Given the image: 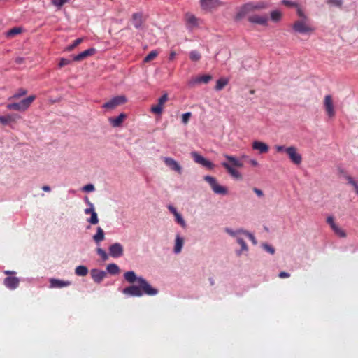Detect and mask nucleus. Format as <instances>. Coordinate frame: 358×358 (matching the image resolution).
<instances>
[{
  "label": "nucleus",
  "instance_id": "41",
  "mask_svg": "<svg viewBox=\"0 0 358 358\" xmlns=\"http://www.w3.org/2000/svg\"><path fill=\"white\" fill-rule=\"evenodd\" d=\"M87 222H89L91 224H96L99 223V217L96 212H94V213L91 214L90 217L87 219Z\"/></svg>",
  "mask_w": 358,
  "mask_h": 358
},
{
  "label": "nucleus",
  "instance_id": "32",
  "mask_svg": "<svg viewBox=\"0 0 358 358\" xmlns=\"http://www.w3.org/2000/svg\"><path fill=\"white\" fill-rule=\"evenodd\" d=\"M229 83V80L225 78H219L217 82L216 85L215 86V90L216 91H220L222 90Z\"/></svg>",
  "mask_w": 358,
  "mask_h": 358
},
{
  "label": "nucleus",
  "instance_id": "58",
  "mask_svg": "<svg viewBox=\"0 0 358 358\" xmlns=\"http://www.w3.org/2000/svg\"><path fill=\"white\" fill-rule=\"evenodd\" d=\"M289 276H290V274L286 271H281L278 274V277L280 278H289Z\"/></svg>",
  "mask_w": 358,
  "mask_h": 358
},
{
  "label": "nucleus",
  "instance_id": "46",
  "mask_svg": "<svg viewBox=\"0 0 358 358\" xmlns=\"http://www.w3.org/2000/svg\"><path fill=\"white\" fill-rule=\"evenodd\" d=\"M95 189L94 185L93 184L89 183L82 187V191L85 192H92Z\"/></svg>",
  "mask_w": 358,
  "mask_h": 358
},
{
  "label": "nucleus",
  "instance_id": "3",
  "mask_svg": "<svg viewBox=\"0 0 358 358\" xmlns=\"http://www.w3.org/2000/svg\"><path fill=\"white\" fill-rule=\"evenodd\" d=\"M36 99V95H31L21 100L20 102L8 103L6 108L8 110L24 112L30 107L31 104Z\"/></svg>",
  "mask_w": 358,
  "mask_h": 358
},
{
  "label": "nucleus",
  "instance_id": "19",
  "mask_svg": "<svg viewBox=\"0 0 358 358\" xmlns=\"http://www.w3.org/2000/svg\"><path fill=\"white\" fill-rule=\"evenodd\" d=\"M248 20L252 24H257L262 26L267 25L268 18L266 15L260 16L258 15H253L248 18Z\"/></svg>",
  "mask_w": 358,
  "mask_h": 358
},
{
  "label": "nucleus",
  "instance_id": "20",
  "mask_svg": "<svg viewBox=\"0 0 358 358\" xmlns=\"http://www.w3.org/2000/svg\"><path fill=\"white\" fill-rule=\"evenodd\" d=\"M127 115L124 113H121L117 117H110L108 122L113 127H120Z\"/></svg>",
  "mask_w": 358,
  "mask_h": 358
},
{
  "label": "nucleus",
  "instance_id": "57",
  "mask_svg": "<svg viewBox=\"0 0 358 358\" xmlns=\"http://www.w3.org/2000/svg\"><path fill=\"white\" fill-rule=\"evenodd\" d=\"M253 192L259 196V197H262L264 196V193L262 192V190H261L260 189H258L257 187H254L253 188Z\"/></svg>",
  "mask_w": 358,
  "mask_h": 358
},
{
  "label": "nucleus",
  "instance_id": "8",
  "mask_svg": "<svg viewBox=\"0 0 358 358\" xmlns=\"http://www.w3.org/2000/svg\"><path fill=\"white\" fill-rule=\"evenodd\" d=\"M287 156L290 161L295 165H299L302 162V156L298 152L297 148L294 146L287 148Z\"/></svg>",
  "mask_w": 358,
  "mask_h": 358
},
{
  "label": "nucleus",
  "instance_id": "61",
  "mask_svg": "<svg viewBox=\"0 0 358 358\" xmlns=\"http://www.w3.org/2000/svg\"><path fill=\"white\" fill-rule=\"evenodd\" d=\"M84 201L89 207H90V206H94V204L89 200L87 196H85Z\"/></svg>",
  "mask_w": 358,
  "mask_h": 358
},
{
  "label": "nucleus",
  "instance_id": "60",
  "mask_svg": "<svg viewBox=\"0 0 358 358\" xmlns=\"http://www.w3.org/2000/svg\"><path fill=\"white\" fill-rule=\"evenodd\" d=\"M176 53L175 51H171L169 57V59L170 61L173 60L176 57Z\"/></svg>",
  "mask_w": 358,
  "mask_h": 358
},
{
  "label": "nucleus",
  "instance_id": "51",
  "mask_svg": "<svg viewBox=\"0 0 358 358\" xmlns=\"http://www.w3.org/2000/svg\"><path fill=\"white\" fill-rule=\"evenodd\" d=\"M345 178L348 180V183L350 184L354 188L357 185V182L353 179V178L350 176H345Z\"/></svg>",
  "mask_w": 358,
  "mask_h": 358
},
{
  "label": "nucleus",
  "instance_id": "55",
  "mask_svg": "<svg viewBox=\"0 0 358 358\" xmlns=\"http://www.w3.org/2000/svg\"><path fill=\"white\" fill-rule=\"evenodd\" d=\"M66 1L67 0H52V3L55 6L60 7L63 6Z\"/></svg>",
  "mask_w": 358,
  "mask_h": 358
},
{
  "label": "nucleus",
  "instance_id": "59",
  "mask_svg": "<svg viewBox=\"0 0 358 358\" xmlns=\"http://www.w3.org/2000/svg\"><path fill=\"white\" fill-rule=\"evenodd\" d=\"M4 274L5 275H7L8 276H13L14 275H15L17 273L14 271H10V270H6L3 271Z\"/></svg>",
  "mask_w": 358,
  "mask_h": 358
},
{
  "label": "nucleus",
  "instance_id": "43",
  "mask_svg": "<svg viewBox=\"0 0 358 358\" xmlns=\"http://www.w3.org/2000/svg\"><path fill=\"white\" fill-rule=\"evenodd\" d=\"M174 215H175L176 222L178 224H180L182 227H184L186 224H185V222L182 216L178 213H176V214Z\"/></svg>",
  "mask_w": 358,
  "mask_h": 358
},
{
  "label": "nucleus",
  "instance_id": "42",
  "mask_svg": "<svg viewBox=\"0 0 358 358\" xmlns=\"http://www.w3.org/2000/svg\"><path fill=\"white\" fill-rule=\"evenodd\" d=\"M262 247L265 251H266L267 252H268L271 255H273L275 252V248L271 245H269L268 243H262Z\"/></svg>",
  "mask_w": 358,
  "mask_h": 358
},
{
  "label": "nucleus",
  "instance_id": "23",
  "mask_svg": "<svg viewBox=\"0 0 358 358\" xmlns=\"http://www.w3.org/2000/svg\"><path fill=\"white\" fill-rule=\"evenodd\" d=\"M252 147L254 150H259L260 153H266L269 150V147L266 143L259 141H255L252 143Z\"/></svg>",
  "mask_w": 358,
  "mask_h": 358
},
{
  "label": "nucleus",
  "instance_id": "33",
  "mask_svg": "<svg viewBox=\"0 0 358 358\" xmlns=\"http://www.w3.org/2000/svg\"><path fill=\"white\" fill-rule=\"evenodd\" d=\"M187 22L190 28L198 27V19L193 15H187Z\"/></svg>",
  "mask_w": 358,
  "mask_h": 358
},
{
  "label": "nucleus",
  "instance_id": "48",
  "mask_svg": "<svg viewBox=\"0 0 358 358\" xmlns=\"http://www.w3.org/2000/svg\"><path fill=\"white\" fill-rule=\"evenodd\" d=\"M333 230L340 237L344 238L346 236V233L338 226H336Z\"/></svg>",
  "mask_w": 358,
  "mask_h": 358
},
{
  "label": "nucleus",
  "instance_id": "63",
  "mask_svg": "<svg viewBox=\"0 0 358 358\" xmlns=\"http://www.w3.org/2000/svg\"><path fill=\"white\" fill-rule=\"evenodd\" d=\"M250 163L253 166H257L258 165V162L256 159H250Z\"/></svg>",
  "mask_w": 358,
  "mask_h": 358
},
{
  "label": "nucleus",
  "instance_id": "6",
  "mask_svg": "<svg viewBox=\"0 0 358 358\" xmlns=\"http://www.w3.org/2000/svg\"><path fill=\"white\" fill-rule=\"evenodd\" d=\"M127 101V99L124 95L116 96L113 97L110 100L106 102L102 107L106 109H114L117 106L123 105Z\"/></svg>",
  "mask_w": 358,
  "mask_h": 358
},
{
  "label": "nucleus",
  "instance_id": "13",
  "mask_svg": "<svg viewBox=\"0 0 358 358\" xmlns=\"http://www.w3.org/2000/svg\"><path fill=\"white\" fill-rule=\"evenodd\" d=\"M4 286L10 290H14L19 287L20 279L15 276H8L3 280Z\"/></svg>",
  "mask_w": 358,
  "mask_h": 358
},
{
  "label": "nucleus",
  "instance_id": "4",
  "mask_svg": "<svg viewBox=\"0 0 358 358\" xmlns=\"http://www.w3.org/2000/svg\"><path fill=\"white\" fill-rule=\"evenodd\" d=\"M306 20H296L292 24V31L301 34H309L315 31V28L306 23Z\"/></svg>",
  "mask_w": 358,
  "mask_h": 358
},
{
  "label": "nucleus",
  "instance_id": "36",
  "mask_svg": "<svg viewBox=\"0 0 358 358\" xmlns=\"http://www.w3.org/2000/svg\"><path fill=\"white\" fill-rule=\"evenodd\" d=\"M238 231L241 232L242 234H244L245 236H246L252 241L253 245L257 244V241L256 238L255 237V236L252 234H251L250 232H249L248 231H246L244 229H238Z\"/></svg>",
  "mask_w": 358,
  "mask_h": 358
},
{
  "label": "nucleus",
  "instance_id": "64",
  "mask_svg": "<svg viewBox=\"0 0 358 358\" xmlns=\"http://www.w3.org/2000/svg\"><path fill=\"white\" fill-rule=\"evenodd\" d=\"M169 208L170 211L171 213H173L174 215L176 214V213H178V211L173 206H170Z\"/></svg>",
  "mask_w": 358,
  "mask_h": 358
},
{
  "label": "nucleus",
  "instance_id": "34",
  "mask_svg": "<svg viewBox=\"0 0 358 358\" xmlns=\"http://www.w3.org/2000/svg\"><path fill=\"white\" fill-rule=\"evenodd\" d=\"M282 17V13L278 10H275L271 12V20L273 22H278L281 20Z\"/></svg>",
  "mask_w": 358,
  "mask_h": 358
},
{
  "label": "nucleus",
  "instance_id": "9",
  "mask_svg": "<svg viewBox=\"0 0 358 358\" xmlns=\"http://www.w3.org/2000/svg\"><path fill=\"white\" fill-rule=\"evenodd\" d=\"M109 255L113 258H119L124 255V248L120 243L111 244L108 248Z\"/></svg>",
  "mask_w": 358,
  "mask_h": 358
},
{
  "label": "nucleus",
  "instance_id": "31",
  "mask_svg": "<svg viewBox=\"0 0 358 358\" xmlns=\"http://www.w3.org/2000/svg\"><path fill=\"white\" fill-rule=\"evenodd\" d=\"M252 11L266 8L268 4L264 1L250 2Z\"/></svg>",
  "mask_w": 358,
  "mask_h": 358
},
{
  "label": "nucleus",
  "instance_id": "56",
  "mask_svg": "<svg viewBox=\"0 0 358 358\" xmlns=\"http://www.w3.org/2000/svg\"><path fill=\"white\" fill-rule=\"evenodd\" d=\"M225 231L231 236H236L237 234H241V232H238V230L234 231L229 228H226Z\"/></svg>",
  "mask_w": 358,
  "mask_h": 358
},
{
  "label": "nucleus",
  "instance_id": "30",
  "mask_svg": "<svg viewBox=\"0 0 358 358\" xmlns=\"http://www.w3.org/2000/svg\"><path fill=\"white\" fill-rule=\"evenodd\" d=\"M89 270L86 266L80 265L75 269V274L78 276L84 277L88 274Z\"/></svg>",
  "mask_w": 358,
  "mask_h": 358
},
{
  "label": "nucleus",
  "instance_id": "5",
  "mask_svg": "<svg viewBox=\"0 0 358 358\" xmlns=\"http://www.w3.org/2000/svg\"><path fill=\"white\" fill-rule=\"evenodd\" d=\"M204 180L210 185L211 189L215 194L220 195H225L227 194V188L219 185L214 177L211 176H206L204 177Z\"/></svg>",
  "mask_w": 358,
  "mask_h": 358
},
{
  "label": "nucleus",
  "instance_id": "50",
  "mask_svg": "<svg viewBox=\"0 0 358 358\" xmlns=\"http://www.w3.org/2000/svg\"><path fill=\"white\" fill-rule=\"evenodd\" d=\"M71 63V61L66 58H61L59 60V62L58 64V66L59 68H62L64 66H66Z\"/></svg>",
  "mask_w": 358,
  "mask_h": 358
},
{
  "label": "nucleus",
  "instance_id": "39",
  "mask_svg": "<svg viewBox=\"0 0 358 358\" xmlns=\"http://www.w3.org/2000/svg\"><path fill=\"white\" fill-rule=\"evenodd\" d=\"M83 39L82 38H79L73 41V43L68 45L66 48V50L69 52L72 51L76 47H77L79 44H80L83 42Z\"/></svg>",
  "mask_w": 358,
  "mask_h": 358
},
{
  "label": "nucleus",
  "instance_id": "16",
  "mask_svg": "<svg viewBox=\"0 0 358 358\" xmlns=\"http://www.w3.org/2000/svg\"><path fill=\"white\" fill-rule=\"evenodd\" d=\"M96 52V49L94 48H90L87 50L80 52L79 54L74 55L73 60L75 62H81L86 59L87 57L94 55Z\"/></svg>",
  "mask_w": 358,
  "mask_h": 358
},
{
  "label": "nucleus",
  "instance_id": "24",
  "mask_svg": "<svg viewBox=\"0 0 358 358\" xmlns=\"http://www.w3.org/2000/svg\"><path fill=\"white\" fill-rule=\"evenodd\" d=\"M224 157L229 161L230 165L232 166L238 168H241L243 166V162H241L236 157L227 154L224 155Z\"/></svg>",
  "mask_w": 358,
  "mask_h": 358
},
{
  "label": "nucleus",
  "instance_id": "28",
  "mask_svg": "<svg viewBox=\"0 0 358 358\" xmlns=\"http://www.w3.org/2000/svg\"><path fill=\"white\" fill-rule=\"evenodd\" d=\"M120 271V267L115 263L109 264L106 266V273H108L110 275H115L119 274Z\"/></svg>",
  "mask_w": 358,
  "mask_h": 358
},
{
  "label": "nucleus",
  "instance_id": "1",
  "mask_svg": "<svg viewBox=\"0 0 358 358\" xmlns=\"http://www.w3.org/2000/svg\"><path fill=\"white\" fill-rule=\"evenodd\" d=\"M124 280L131 284L122 289V292L128 297H141L143 295L155 296L159 289L152 287L143 276H138L134 271L124 273Z\"/></svg>",
  "mask_w": 358,
  "mask_h": 358
},
{
  "label": "nucleus",
  "instance_id": "25",
  "mask_svg": "<svg viewBox=\"0 0 358 358\" xmlns=\"http://www.w3.org/2000/svg\"><path fill=\"white\" fill-rule=\"evenodd\" d=\"M184 244V238L181 237L179 234H177L175 239V245L173 248V252L176 254H178L181 252L182 246Z\"/></svg>",
  "mask_w": 358,
  "mask_h": 358
},
{
  "label": "nucleus",
  "instance_id": "49",
  "mask_svg": "<svg viewBox=\"0 0 358 358\" xmlns=\"http://www.w3.org/2000/svg\"><path fill=\"white\" fill-rule=\"evenodd\" d=\"M191 116H192V113L190 112H187L185 113H183L182 115V123L187 124L189 122V118L191 117Z\"/></svg>",
  "mask_w": 358,
  "mask_h": 358
},
{
  "label": "nucleus",
  "instance_id": "14",
  "mask_svg": "<svg viewBox=\"0 0 358 358\" xmlns=\"http://www.w3.org/2000/svg\"><path fill=\"white\" fill-rule=\"evenodd\" d=\"M167 100L168 94L165 93L158 99V103L157 105H153L151 107V112L157 115L162 114L163 110V105Z\"/></svg>",
  "mask_w": 358,
  "mask_h": 358
},
{
  "label": "nucleus",
  "instance_id": "53",
  "mask_svg": "<svg viewBox=\"0 0 358 358\" xmlns=\"http://www.w3.org/2000/svg\"><path fill=\"white\" fill-rule=\"evenodd\" d=\"M327 223L331 226V229H334V228H336V227L337 226L335 222H334V217H331V216H329L327 217Z\"/></svg>",
  "mask_w": 358,
  "mask_h": 358
},
{
  "label": "nucleus",
  "instance_id": "17",
  "mask_svg": "<svg viewBox=\"0 0 358 358\" xmlns=\"http://www.w3.org/2000/svg\"><path fill=\"white\" fill-rule=\"evenodd\" d=\"M221 165L227 171V172L235 179L241 180L242 175L241 173L234 169L229 162H222Z\"/></svg>",
  "mask_w": 358,
  "mask_h": 358
},
{
  "label": "nucleus",
  "instance_id": "7",
  "mask_svg": "<svg viewBox=\"0 0 358 358\" xmlns=\"http://www.w3.org/2000/svg\"><path fill=\"white\" fill-rule=\"evenodd\" d=\"M191 155L195 162L201 164L203 166L207 168L209 170L214 169L215 164L210 160L206 159L204 157L199 154L197 152H192Z\"/></svg>",
  "mask_w": 358,
  "mask_h": 358
},
{
  "label": "nucleus",
  "instance_id": "29",
  "mask_svg": "<svg viewBox=\"0 0 358 358\" xmlns=\"http://www.w3.org/2000/svg\"><path fill=\"white\" fill-rule=\"evenodd\" d=\"M236 241H237V243L241 247V250H236V255L238 257H240L243 251L247 252L248 250V245H247L245 241L243 240V238H242L241 237H238Z\"/></svg>",
  "mask_w": 358,
  "mask_h": 358
},
{
  "label": "nucleus",
  "instance_id": "35",
  "mask_svg": "<svg viewBox=\"0 0 358 358\" xmlns=\"http://www.w3.org/2000/svg\"><path fill=\"white\" fill-rule=\"evenodd\" d=\"M159 52L157 50L150 52L143 59V62L148 63L153 60L158 55Z\"/></svg>",
  "mask_w": 358,
  "mask_h": 358
},
{
  "label": "nucleus",
  "instance_id": "38",
  "mask_svg": "<svg viewBox=\"0 0 358 358\" xmlns=\"http://www.w3.org/2000/svg\"><path fill=\"white\" fill-rule=\"evenodd\" d=\"M27 93V90L24 88H19L17 92L9 98L10 99H17L20 98L21 96L26 95Z\"/></svg>",
  "mask_w": 358,
  "mask_h": 358
},
{
  "label": "nucleus",
  "instance_id": "12",
  "mask_svg": "<svg viewBox=\"0 0 358 358\" xmlns=\"http://www.w3.org/2000/svg\"><path fill=\"white\" fill-rule=\"evenodd\" d=\"M90 275L95 283L100 284L106 277V272L99 268H92L90 271Z\"/></svg>",
  "mask_w": 358,
  "mask_h": 358
},
{
  "label": "nucleus",
  "instance_id": "27",
  "mask_svg": "<svg viewBox=\"0 0 358 358\" xmlns=\"http://www.w3.org/2000/svg\"><path fill=\"white\" fill-rule=\"evenodd\" d=\"M219 0H200L202 8L208 10L217 6Z\"/></svg>",
  "mask_w": 358,
  "mask_h": 358
},
{
  "label": "nucleus",
  "instance_id": "21",
  "mask_svg": "<svg viewBox=\"0 0 358 358\" xmlns=\"http://www.w3.org/2000/svg\"><path fill=\"white\" fill-rule=\"evenodd\" d=\"M71 284V282L69 280H63L56 278H51L50 280V287L51 288H62L69 286Z\"/></svg>",
  "mask_w": 358,
  "mask_h": 358
},
{
  "label": "nucleus",
  "instance_id": "10",
  "mask_svg": "<svg viewBox=\"0 0 358 358\" xmlns=\"http://www.w3.org/2000/svg\"><path fill=\"white\" fill-rule=\"evenodd\" d=\"M252 8L250 2L246 3L243 5H242L238 9V11L234 17V20L236 22L241 21L243 18L245 17V15L249 13L250 12H252Z\"/></svg>",
  "mask_w": 358,
  "mask_h": 358
},
{
  "label": "nucleus",
  "instance_id": "11",
  "mask_svg": "<svg viewBox=\"0 0 358 358\" xmlns=\"http://www.w3.org/2000/svg\"><path fill=\"white\" fill-rule=\"evenodd\" d=\"M21 116L17 113H10L6 115H0V123L3 125H10L17 122Z\"/></svg>",
  "mask_w": 358,
  "mask_h": 358
},
{
  "label": "nucleus",
  "instance_id": "26",
  "mask_svg": "<svg viewBox=\"0 0 358 358\" xmlns=\"http://www.w3.org/2000/svg\"><path fill=\"white\" fill-rule=\"evenodd\" d=\"M211 80L212 76L210 75H202L197 76L194 79L192 80L190 84L194 85L199 83H208Z\"/></svg>",
  "mask_w": 358,
  "mask_h": 358
},
{
  "label": "nucleus",
  "instance_id": "54",
  "mask_svg": "<svg viewBox=\"0 0 358 358\" xmlns=\"http://www.w3.org/2000/svg\"><path fill=\"white\" fill-rule=\"evenodd\" d=\"M94 212H96V211H95V208H94V206H90V207L85 208L84 210V213L86 215H89V214L91 215V214L94 213Z\"/></svg>",
  "mask_w": 358,
  "mask_h": 358
},
{
  "label": "nucleus",
  "instance_id": "18",
  "mask_svg": "<svg viewBox=\"0 0 358 358\" xmlns=\"http://www.w3.org/2000/svg\"><path fill=\"white\" fill-rule=\"evenodd\" d=\"M164 162L171 170H173L178 173H182V166L180 164L171 157H165Z\"/></svg>",
  "mask_w": 358,
  "mask_h": 358
},
{
  "label": "nucleus",
  "instance_id": "2",
  "mask_svg": "<svg viewBox=\"0 0 358 358\" xmlns=\"http://www.w3.org/2000/svg\"><path fill=\"white\" fill-rule=\"evenodd\" d=\"M92 239L98 246L96 249L97 255L101 257V259L103 262L108 260V255L103 249L99 247L101 242H102L105 239V232L101 227H98L96 228V234L93 235Z\"/></svg>",
  "mask_w": 358,
  "mask_h": 358
},
{
  "label": "nucleus",
  "instance_id": "44",
  "mask_svg": "<svg viewBox=\"0 0 358 358\" xmlns=\"http://www.w3.org/2000/svg\"><path fill=\"white\" fill-rule=\"evenodd\" d=\"M281 3L282 5L288 7V8H296L297 7L298 3L294 1H292L290 0H282Z\"/></svg>",
  "mask_w": 358,
  "mask_h": 358
},
{
  "label": "nucleus",
  "instance_id": "15",
  "mask_svg": "<svg viewBox=\"0 0 358 358\" xmlns=\"http://www.w3.org/2000/svg\"><path fill=\"white\" fill-rule=\"evenodd\" d=\"M324 108L329 117H333L335 115V110L333 101L331 95H327L324 98Z\"/></svg>",
  "mask_w": 358,
  "mask_h": 358
},
{
  "label": "nucleus",
  "instance_id": "52",
  "mask_svg": "<svg viewBox=\"0 0 358 358\" xmlns=\"http://www.w3.org/2000/svg\"><path fill=\"white\" fill-rule=\"evenodd\" d=\"M287 148L285 145H275V150L278 152H285L287 154Z\"/></svg>",
  "mask_w": 358,
  "mask_h": 358
},
{
  "label": "nucleus",
  "instance_id": "45",
  "mask_svg": "<svg viewBox=\"0 0 358 358\" xmlns=\"http://www.w3.org/2000/svg\"><path fill=\"white\" fill-rule=\"evenodd\" d=\"M327 3L341 8L343 2V0H327Z\"/></svg>",
  "mask_w": 358,
  "mask_h": 358
},
{
  "label": "nucleus",
  "instance_id": "37",
  "mask_svg": "<svg viewBox=\"0 0 358 358\" xmlns=\"http://www.w3.org/2000/svg\"><path fill=\"white\" fill-rule=\"evenodd\" d=\"M22 29L21 27H13L6 32V36L8 38L13 37V36L20 34L22 32Z\"/></svg>",
  "mask_w": 358,
  "mask_h": 358
},
{
  "label": "nucleus",
  "instance_id": "22",
  "mask_svg": "<svg viewBox=\"0 0 358 358\" xmlns=\"http://www.w3.org/2000/svg\"><path fill=\"white\" fill-rule=\"evenodd\" d=\"M131 22L134 27L137 29H141L143 24V13L138 12L132 14Z\"/></svg>",
  "mask_w": 358,
  "mask_h": 358
},
{
  "label": "nucleus",
  "instance_id": "62",
  "mask_svg": "<svg viewBox=\"0 0 358 358\" xmlns=\"http://www.w3.org/2000/svg\"><path fill=\"white\" fill-rule=\"evenodd\" d=\"M42 189L44 191V192H49L51 191V187L48 185H43L42 187Z\"/></svg>",
  "mask_w": 358,
  "mask_h": 358
},
{
  "label": "nucleus",
  "instance_id": "40",
  "mask_svg": "<svg viewBox=\"0 0 358 358\" xmlns=\"http://www.w3.org/2000/svg\"><path fill=\"white\" fill-rule=\"evenodd\" d=\"M201 57V54L197 50H192L189 52V59L193 62L199 61Z\"/></svg>",
  "mask_w": 358,
  "mask_h": 358
},
{
  "label": "nucleus",
  "instance_id": "47",
  "mask_svg": "<svg viewBox=\"0 0 358 358\" xmlns=\"http://www.w3.org/2000/svg\"><path fill=\"white\" fill-rule=\"evenodd\" d=\"M296 13L299 17H301L302 20L308 19L307 16L306 15V14L304 13V12L303 11V10L301 9V8L299 6V4L297 5V7H296Z\"/></svg>",
  "mask_w": 358,
  "mask_h": 358
}]
</instances>
